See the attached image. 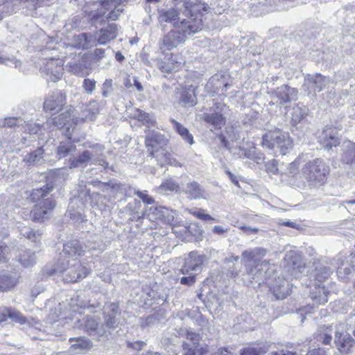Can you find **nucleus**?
Masks as SVG:
<instances>
[{
  "label": "nucleus",
  "mask_w": 355,
  "mask_h": 355,
  "mask_svg": "<svg viewBox=\"0 0 355 355\" xmlns=\"http://www.w3.org/2000/svg\"><path fill=\"white\" fill-rule=\"evenodd\" d=\"M202 28V21L200 18L196 17L189 20L183 19L177 29H174L165 35L159 42V49L164 53L171 51L184 42L188 36L198 32Z\"/></svg>",
  "instance_id": "nucleus-1"
},
{
  "label": "nucleus",
  "mask_w": 355,
  "mask_h": 355,
  "mask_svg": "<svg viewBox=\"0 0 355 355\" xmlns=\"http://www.w3.org/2000/svg\"><path fill=\"white\" fill-rule=\"evenodd\" d=\"M175 5L178 6L182 3L184 9L181 14L187 17V20L194 19L195 12H200L201 10L207 11L209 7L205 3H201L200 0H175ZM186 18H181L178 16L175 10L171 9L166 11H161L159 14V20L164 22H171L178 28V26L180 24L181 21Z\"/></svg>",
  "instance_id": "nucleus-2"
},
{
  "label": "nucleus",
  "mask_w": 355,
  "mask_h": 355,
  "mask_svg": "<svg viewBox=\"0 0 355 355\" xmlns=\"http://www.w3.org/2000/svg\"><path fill=\"white\" fill-rule=\"evenodd\" d=\"M266 254V250L259 248L243 252L242 263L245 267L247 274L252 276L253 279L259 277H267L270 275V272L268 274L270 266V261L267 260L260 261V259Z\"/></svg>",
  "instance_id": "nucleus-3"
},
{
  "label": "nucleus",
  "mask_w": 355,
  "mask_h": 355,
  "mask_svg": "<svg viewBox=\"0 0 355 355\" xmlns=\"http://www.w3.org/2000/svg\"><path fill=\"white\" fill-rule=\"evenodd\" d=\"M52 187L48 184L39 189H35L31 194V199L35 202L32 211L35 220H42L49 218V214L55 206V202L49 193Z\"/></svg>",
  "instance_id": "nucleus-4"
},
{
  "label": "nucleus",
  "mask_w": 355,
  "mask_h": 355,
  "mask_svg": "<svg viewBox=\"0 0 355 355\" xmlns=\"http://www.w3.org/2000/svg\"><path fill=\"white\" fill-rule=\"evenodd\" d=\"M104 148L102 145L96 144L85 150L77 156L70 158L69 168L70 169L85 167L88 164H96L103 166L105 169L108 168V163L103 157Z\"/></svg>",
  "instance_id": "nucleus-5"
},
{
  "label": "nucleus",
  "mask_w": 355,
  "mask_h": 355,
  "mask_svg": "<svg viewBox=\"0 0 355 355\" xmlns=\"http://www.w3.org/2000/svg\"><path fill=\"white\" fill-rule=\"evenodd\" d=\"M55 270L62 275L66 282H76L86 277L89 273L88 270L76 259L59 262Z\"/></svg>",
  "instance_id": "nucleus-6"
},
{
  "label": "nucleus",
  "mask_w": 355,
  "mask_h": 355,
  "mask_svg": "<svg viewBox=\"0 0 355 355\" xmlns=\"http://www.w3.org/2000/svg\"><path fill=\"white\" fill-rule=\"evenodd\" d=\"M302 172L311 184H322L329 173V168L323 160L315 159L306 163L302 168Z\"/></svg>",
  "instance_id": "nucleus-7"
},
{
  "label": "nucleus",
  "mask_w": 355,
  "mask_h": 355,
  "mask_svg": "<svg viewBox=\"0 0 355 355\" xmlns=\"http://www.w3.org/2000/svg\"><path fill=\"white\" fill-rule=\"evenodd\" d=\"M284 268L291 277L299 278L305 269L302 256L295 251H288L284 257Z\"/></svg>",
  "instance_id": "nucleus-8"
},
{
  "label": "nucleus",
  "mask_w": 355,
  "mask_h": 355,
  "mask_svg": "<svg viewBox=\"0 0 355 355\" xmlns=\"http://www.w3.org/2000/svg\"><path fill=\"white\" fill-rule=\"evenodd\" d=\"M335 344L338 351L344 354H348L355 345V340L346 331V324L340 323L336 326Z\"/></svg>",
  "instance_id": "nucleus-9"
},
{
  "label": "nucleus",
  "mask_w": 355,
  "mask_h": 355,
  "mask_svg": "<svg viewBox=\"0 0 355 355\" xmlns=\"http://www.w3.org/2000/svg\"><path fill=\"white\" fill-rule=\"evenodd\" d=\"M216 109L219 111L214 110L213 112H205L198 116L199 121L204 122L206 125L213 130H220L225 125L226 120L221 112L225 107L224 104H216Z\"/></svg>",
  "instance_id": "nucleus-10"
},
{
  "label": "nucleus",
  "mask_w": 355,
  "mask_h": 355,
  "mask_svg": "<svg viewBox=\"0 0 355 355\" xmlns=\"http://www.w3.org/2000/svg\"><path fill=\"white\" fill-rule=\"evenodd\" d=\"M284 141V146L290 145V136L288 133L284 132L279 129L268 131L263 135L262 145L268 149H278L280 141Z\"/></svg>",
  "instance_id": "nucleus-11"
},
{
  "label": "nucleus",
  "mask_w": 355,
  "mask_h": 355,
  "mask_svg": "<svg viewBox=\"0 0 355 355\" xmlns=\"http://www.w3.org/2000/svg\"><path fill=\"white\" fill-rule=\"evenodd\" d=\"M329 84V79L328 78L316 73L306 77L302 87L308 95L313 94L315 96L316 93L320 92Z\"/></svg>",
  "instance_id": "nucleus-12"
},
{
  "label": "nucleus",
  "mask_w": 355,
  "mask_h": 355,
  "mask_svg": "<svg viewBox=\"0 0 355 355\" xmlns=\"http://www.w3.org/2000/svg\"><path fill=\"white\" fill-rule=\"evenodd\" d=\"M67 99L65 94L58 91L46 97L44 102V109L45 111L58 112L63 109L66 105Z\"/></svg>",
  "instance_id": "nucleus-13"
},
{
  "label": "nucleus",
  "mask_w": 355,
  "mask_h": 355,
  "mask_svg": "<svg viewBox=\"0 0 355 355\" xmlns=\"http://www.w3.org/2000/svg\"><path fill=\"white\" fill-rule=\"evenodd\" d=\"M184 64V60L180 54L171 53L167 60H159L157 67L162 73H170L178 71Z\"/></svg>",
  "instance_id": "nucleus-14"
},
{
  "label": "nucleus",
  "mask_w": 355,
  "mask_h": 355,
  "mask_svg": "<svg viewBox=\"0 0 355 355\" xmlns=\"http://www.w3.org/2000/svg\"><path fill=\"white\" fill-rule=\"evenodd\" d=\"M297 94L294 88L282 85L272 94V102L273 104L283 105L296 98Z\"/></svg>",
  "instance_id": "nucleus-15"
},
{
  "label": "nucleus",
  "mask_w": 355,
  "mask_h": 355,
  "mask_svg": "<svg viewBox=\"0 0 355 355\" xmlns=\"http://www.w3.org/2000/svg\"><path fill=\"white\" fill-rule=\"evenodd\" d=\"M78 322L80 323V325L83 327L84 330L90 335L102 337L106 333L105 327L103 325L99 326L98 322L91 316H85Z\"/></svg>",
  "instance_id": "nucleus-16"
},
{
  "label": "nucleus",
  "mask_w": 355,
  "mask_h": 355,
  "mask_svg": "<svg viewBox=\"0 0 355 355\" xmlns=\"http://www.w3.org/2000/svg\"><path fill=\"white\" fill-rule=\"evenodd\" d=\"M320 143L327 149L338 146L340 139L338 130L334 128H326L320 136Z\"/></svg>",
  "instance_id": "nucleus-17"
},
{
  "label": "nucleus",
  "mask_w": 355,
  "mask_h": 355,
  "mask_svg": "<svg viewBox=\"0 0 355 355\" xmlns=\"http://www.w3.org/2000/svg\"><path fill=\"white\" fill-rule=\"evenodd\" d=\"M120 314L117 304L108 303L105 306V320L103 327L107 329H115L118 324L117 316Z\"/></svg>",
  "instance_id": "nucleus-18"
},
{
  "label": "nucleus",
  "mask_w": 355,
  "mask_h": 355,
  "mask_svg": "<svg viewBox=\"0 0 355 355\" xmlns=\"http://www.w3.org/2000/svg\"><path fill=\"white\" fill-rule=\"evenodd\" d=\"M74 111V108L71 106L67 107L64 112L48 119L47 123L61 129L73 121Z\"/></svg>",
  "instance_id": "nucleus-19"
},
{
  "label": "nucleus",
  "mask_w": 355,
  "mask_h": 355,
  "mask_svg": "<svg viewBox=\"0 0 355 355\" xmlns=\"http://www.w3.org/2000/svg\"><path fill=\"white\" fill-rule=\"evenodd\" d=\"M43 71L49 76L51 81L56 82L62 76L63 67L59 60L51 58L44 67Z\"/></svg>",
  "instance_id": "nucleus-20"
},
{
  "label": "nucleus",
  "mask_w": 355,
  "mask_h": 355,
  "mask_svg": "<svg viewBox=\"0 0 355 355\" xmlns=\"http://www.w3.org/2000/svg\"><path fill=\"white\" fill-rule=\"evenodd\" d=\"M118 35V27L114 23L109 24L107 26L101 28L96 34L97 43L98 44H107L114 40Z\"/></svg>",
  "instance_id": "nucleus-21"
},
{
  "label": "nucleus",
  "mask_w": 355,
  "mask_h": 355,
  "mask_svg": "<svg viewBox=\"0 0 355 355\" xmlns=\"http://www.w3.org/2000/svg\"><path fill=\"white\" fill-rule=\"evenodd\" d=\"M313 286L310 291V297L314 304L320 305L327 302L329 291L325 287L317 284H315Z\"/></svg>",
  "instance_id": "nucleus-22"
},
{
  "label": "nucleus",
  "mask_w": 355,
  "mask_h": 355,
  "mask_svg": "<svg viewBox=\"0 0 355 355\" xmlns=\"http://www.w3.org/2000/svg\"><path fill=\"white\" fill-rule=\"evenodd\" d=\"M202 262V257L198 255L196 252H191L186 259L185 263L181 269V272L182 274H187L190 271L198 270L200 268Z\"/></svg>",
  "instance_id": "nucleus-23"
},
{
  "label": "nucleus",
  "mask_w": 355,
  "mask_h": 355,
  "mask_svg": "<svg viewBox=\"0 0 355 355\" xmlns=\"http://www.w3.org/2000/svg\"><path fill=\"white\" fill-rule=\"evenodd\" d=\"M19 276L16 272H0V291H6L16 286Z\"/></svg>",
  "instance_id": "nucleus-24"
},
{
  "label": "nucleus",
  "mask_w": 355,
  "mask_h": 355,
  "mask_svg": "<svg viewBox=\"0 0 355 355\" xmlns=\"http://www.w3.org/2000/svg\"><path fill=\"white\" fill-rule=\"evenodd\" d=\"M85 252L83 245L77 240L68 241L63 246V256H68L71 259L76 256H82Z\"/></svg>",
  "instance_id": "nucleus-25"
},
{
  "label": "nucleus",
  "mask_w": 355,
  "mask_h": 355,
  "mask_svg": "<svg viewBox=\"0 0 355 355\" xmlns=\"http://www.w3.org/2000/svg\"><path fill=\"white\" fill-rule=\"evenodd\" d=\"M182 191L191 199L204 198L205 191L204 189L196 181L188 182Z\"/></svg>",
  "instance_id": "nucleus-26"
},
{
  "label": "nucleus",
  "mask_w": 355,
  "mask_h": 355,
  "mask_svg": "<svg viewBox=\"0 0 355 355\" xmlns=\"http://www.w3.org/2000/svg\"><path fill=\"white\" fill-rule=\"evenodd\" d=\"M44 149L40 147L35 150L27 154L24 161L28 165H40L44 162Z\"/></svg>",
  "instance_id": "nucleus-27"
},
{
  "label": "nucleus",
  "mask_w": 355,
  "mask_h": 355,
  "mask_svg": "<svg viewBox=\"0 0 355 355\" xmlns=\"http://www.w3.org/2000/svg\"><path fill=\"white\" fill-rule=\"evenodd\" d=\"M196 87L193 85L184 89L181 94V101L187 106H193L196 104Z\"/></svg>",
  "instance_id": "nucleus-28"
},
{
  "label": "nucleus",
  "mask_w": 355,
  "mask_h": 355,
  "mask_svg": "<svg viewBox=\"0 0 355 355\" xmlns=\"http://www.w3.org/2000/svg\"><path fill=\"white\" fill-rule=\"evenodd\" d=\"M183 355H205L207 353L206 347H201L200 344H192L187 342L182 343Z\"/></svg>",
  "instance_id": "nucleus-29"
},
{
  "label": "nucleus",
  "mask_w": 355,
  "mask_h": 355,
  "mask_svg": "<svg viewBox=\"0 0 355 355\" xmlns=\"http://www.w3.org/2000/svg\"><path fill=\"white\" fill-rule=\"evenodd\" d=\"M272 292L277 299H284L288 295V284L280 278L275 280L272 286Z\"/></svg>",
  "instance_id": "nucleus-30"
},
{
  "label": "nucleus",
  "mask_w": 355,
  "mask_h": 355,
  "mask_svg": "<svg viewBox=\"0 0 355 355\" xmlns=\"http://www.w3.org/2000/svg\"><path fill=\"white\" fill-rule=\"evenodd\" d=\"M76 150V146L71 141L60 142L57 148V157L58 159H62L69 155L73 154Z\"/></svg>",
  "instance_id": "nucleus-31"
},
{
  "label": "nucleus",
  "mask_w": 355,
  "mask_h": 355,
  "mask_svg": "<svg viewBox=\"0 0 355 355\" xmlns=\"http://www.w3.org/2000/svg\"><path fill=\"white\" fill-rule=\"evenodd\" d=\"M73 341L75 343H72L71 345V349L73 351L89 349L92 347V343L88 338L80 337L78 338H71L69 339V342L71 343Z\"/></svg>",
  "instance_id": "nucleus-32"
},
{
  "label": "nucleus",
  "mask_w": 355,
  "mask_h": 355,
  "mask_svg": "<svg viewBox=\"0 0 355 355\" xmlns=\"http://www.w3.org/2000/svg\"><path fill=\"white\" fill-rule=\"evenodd\" d=\"M170 121L173 125V128L176 132L182 137V138L189 144L193 143V138L191 134L189 132L188 129L183 126L182 124L176 121L173 119H170Z\"/></svg>",
  "instance_id": "nucleus-33"
},
{
  "label": "nucleus",
  "mask_w": 355,
  "mask_h": 355,
  "mask_svg": "<svg viewBox=\"0 0 355 355\" xmlns=\"http://www.w3.org/2000/svg\"><path fill=\"white\" fill-rule=\"evenodd\" d=\"M166 137L163 135L157 132H153L150 135H148L146 139V146H150L151 148H155V146L157 144L159 146L166 145Z\"/></svg>",
  "instance_id": "nucleus-34"
},
{
  "label": "nucleus",
  "mask_w": 355,
  "mask_h": 355,
  "mask_svg": "<svg viewBox=\"0 0 355 355\" xmlns=\"http://www.w3.org/2000/svg\"><path fill=\"white\" fill-rule=\"evenodd\" d=\"M180 190V187L178 182L173 179H167L162 182L161 185L157 188V192L164 193L167 191L178 192Z\"/></svg>",
  "instance_id": "nucleus-35"
},
{
  "label": "nucleus",
  "mask_w": 355,
  "mask_h": 355,
  "mask_svg": "<svg viewBox=\"0 0 355 355\" xmlns=\"http://www.w3.org/2000/svg\"><path fill=\"white\" fill-rule=\"evenodd\" d=\"M19 261L24 267L33 266L36 261L35 253L31 250L21 251L19 254Z\"/></svg>",
  "instance_id": "nucleus-36"
},
{
  "label": "nucleus",
  "mask_w": 355,
  "mask_h": 355,
  "mask_svg": "<svg viewBox=\"0 0 355 355\" xmlns=\"http://www.w3.org/2000/svg\"><path fill=\"white\" fill-rule=\"evenodd\" d=\"M308 107L299 103L293 108L292 120L295 123H299L308 114Z\"/></svg>",
  "instance_id": "nucleus-37"
},
{
  "label": "nucleus",
  "mask_w": 355,
  "mask_h": 355,
  "mask_svg": "<svg viewBox=\"0 0 355 355\" xmlns=\"http://www.w3.org/2000/svg\"><path fill=\"white\" fill-rule=\"evenodd\" d=\"M343 160L355 169V144H350L344 152Z\"/></svg>",
  "instance_id": "nucleus-38"
},
{
  "label": "nucleus",
  "mask_w": 355,
  "mask_h": 355,
  "mask_svg": "<svg viewBox=\"0 0 355 355\" xmlns=\"http://www.w3.org/2000/svg\"><path fill=\"white\" fill-rule=\"evenodd\" d=\"M331 273V269L326 266L316 268L313 272V276L315 279L320 283L326 281Z\"/></svg>",
  "instance_id": "nucleus-39"
},
{
  "label": "nucleus",
  "mask_w": 355,
  "mask_h": 355,
  "mask_svg": "<svg viewBox=\"0 0 355 355\" xmlns=\"http://www.w3.org/2000/svg\"><path fill=\"white\" fill-rule=\"evenodd\" d=\"M163 209L162 206H152L149 208H146L144 212V216H146L150 220H160L162 219L161 211Z\"/></svg>",
  "instance_id": "nucleus-40"
},
{
  "label": "nucleus",
  "mask_w": 355,
  "mask_h": 355,
  "mask_svg": "<svg viewBox=\"0 0 355 355\" xmlns=\"http://www.w3.org/2000/svg\"><path fill=\"white\" fill-rule=\"evenodd\" d=\"M150 154L152 157L157 159L158 164L161 166L168 164V161L171 157V155L164 149H161L160 150H157L155 152L152 151Z\"/></svg>",
  "instance_id": "nucleus-41"
},
{
  "label": "nucleus",
  "mask_w": 355,
  "mask_h": 355,
  "mask_svg": "<svg viewBox=\"0 0 355 355\" xmlns=\"http://www.w3.org/2000/svg\"><path fill=\"white\" fill-rule=\"evenodd\" d=\"M0 63L6 64L10 67H14L18 69L20 71L25 73L26 71V68L23 66L21 60L16 59L14 57L12 58H0Z\"/></svg>",
  "instance_id": "nucleus-42"
},
{
  "label": "nucleus",
  "mask_w": 355,
  "mask_h": 355,
  "mask_svg": "<svg viewBox=\"0 0 355 355\" xmlns=\"http://www.w3.org/2000/svg\"><path fill=\"white\" fill-rule=\"evenodd\" d=\"M112 5H110V2L107 0L104 1L102 3V6L105 9H109L112 6H114V8L107 15V20H112L115 21L118 19L120 13L122 12V9L121 8H118L116 6L115 3L112 1Z\"/></svg>",
  "instance_id": "nucleus-43"
},
{
  "label": "nucleus",
  "mask_w": 355,
  "mask_h": 355,
  "mask_svg": "<svg viewBox=\"0 0 355 355\" xmlns=\"http://www.w3.org/2000/svg\"><path fill=\"white\" fill-rule=\"evenodd\" d=\"M178 334L180 336L185 337L192 344H200L199 334L187 329H180Z\"/></svg>",
  "instance_id": "nucleus-44"
},
{
  "label": "nucleus",
  "mask_w": 355,
  "mask_h": 355,
  "mask_svg": "<svg viewBox=\"0 0 355 355\" xmlns=\"http://www.w3.org/2000/svg\"><path fill=\"white\" fill-rule=\"evenodd\" d=\"M4 313L7 314H10V318L15 322H19V324H31V322L29 320L26 319L19 311L10 309V310H4Z\"/></svg>",
  "instance_id": "nucleus-45"
},
{
  "label": "nucleus",
  "mask_w": 355,
  "mask_h": 355,
  "mask_svg": "<svg viewBox=\"0 0 355 355\" xmlns=\"http://www.w3.org/2000/svg\"><path fill=\"white\" fill-rule=\"evenodd\" d=\"M134 117L143 122V124L147 125H153L155 123V120L150 115L140 110H137Z\"/></svg>",
  "instance_id": "nucleus-46"
},
{
  "label": "nucleus",
  "mask_w": 355,
  "mask_h": 355,
  "mask_svg": "<svg viewBox=\"0 0 355 355\" xmlns=\"http://www.w3.org/2000/svg\"><path fill=\"white\" fill-rule=\"evenodd\" d=\"M110 193L116 194L118 193L126 194L128 189H132L130 186L122 184L114 181H110Z\"/></svg>",
  "instance_id": "nucleus-47"
},
{
  "label": "nucleus",
  "mask_w": 355,
  "mask_h": 355,
  "mask_svg": "<svg viewBox=\"0 0 355 355\" xmlns=\"http://www.w3.org/2000/svg\"><path fill=\"white\" fill-rule=\"evenodd\" d=\"M102 243L99 241L95 239V236L91 239H88L84 244V250L88 252L101 250Z\"/></svg>",
  "instance_id": "nucleus-48"
},
{
  "label": "nucleus",
  "mask_w": 355,
  "mask_h": 355,
  "mask_svg": "<svg viewBox=\"0 0 355 355\" xmlns=\"http://www.w3.org/2000/svg\"><path fill=\"white\" fill-rule=\"evenodd\" d=\"M23 120L21 118L8 117L0 121V127L15 128L21 125Z\"/></svg>",
  "instance_id": "nucleus-49"
},
{
  "label": "nucleus",
  "mask_w": 355,
  "mask_h": 355,
  "mask_svg": "<svg viewBox=\"0 0 355 355\" xmlns=\"http://www.w3.org/2000/svg\"><path fill=\"white\" fill-rule=\"evenodd\" d=\"M255 147L252 146L248 149L244 147H239V153H238L241 158H248L250 159H254L257 158L255 155Z\"/></svg>",
  "instance_id": "nucleus-50"
},
{
  "label": "nucleus",
  "mask_w": 355,
  "mask_h": 355,
  "mask_svg": "<svg viewBox=\"0 0 355 355\" xmlns=\"http://www.w3.org/2000/svg\"><path fill=\"white\" fill-rule=\"evenodd\" d=\"M161 211L162 212L161 220L166 223L171 224L175 219V212L173 210L165 207H163V209Z\"/></svg>",
  "instance_id": "nucleus-51"
},
{
  "label": "nucleus",
  "mask_w": 355,
  "mask_h": 355,
  "mask_svg": "<svg viewBox=\"0 0 355 355\" xmlns=\"http://www.w3.org/2000/svg\"><path fill=\"white\" fill-rule=\"evenodd\" d=\"M22 234L24 236L32 241H37L40 239L41 233L39 231H35L30 227H25L22 230Z\"/></svg>",
  "instance_id": "nucleus-52"
},
{
  "label": "nucleus",
  "mask_w": 355,
  "mask_h": 355,
  "mask_svg": "<svg viewBox=\"0 0 355 355\" xmlns=\"http://www.w3.org/2000/svg\"><path fill=\"white\" fill-rule=\"evenodd\" d=\"M96 82L94 79L85 78L83 82V87L87 94H92L96 89Z\"/></svg>",
  "instance_id": "nucleus-53"
},
{
  "label": "nucleus",
  "mask_w": 355,
  "mask_h": 355,
  "mask_svg": "<svg viewBox=\"0 0 355 355\" xmlns=\"http://www.w3.org/2000/svg\"><path fill=\"white\" fill-rule=\"evenodd\" d=\"M322 331L323 333L320 334V340H322V343L324 345H329L331 343L332 337H331V332H332V328L331 327H322Z\"/></svg>",
  "instance_id": "nucleus-54"
},
{
  "label": "nucleus",
  "mask_w": 355,
  "mask_h": 355,
  "mask_svg": "<svg viewBox=\"0 0 355 355\" xmlns=\"http://www.w3.org/2000/svg\"><path fill=\"white\" fill-rule=\"evenodd\" d=\"M189 213L202 220H215L209 214H205L202 209H195L189 210Z\"/></svg>",
  "instance_id": "nucleus-55"
},
{
  "label": "nucleus",
  "mask_w": 355,
  "mask_h": 355,
  "mask_svg": "<svg viewBox=\"0 0 355 355\" xmlns=\"http://www.w3.org/2000/svg\"><path fill=\"white\" fill-rule=\"evenodd\" d=\"M86 111L89 112L88 115H86V117L92 120L96 114L99 112L98 103L96 101L90 102L87 105Z\"/></svg>",
  "instance_id": "nucleus-56"
},
{
  "label": "nucleus",
  "mask_w": 355,
  "mask_h": 355,
  "mask_svg": "<svg viewBox=\"0 0 355 355\" xmlns=\"http://www.w3.org/2000/svg\"><path fill=\"white\" fill-rule=\"evenodd\" d=\"M354 271V268L349 265L345 267L340 266L338 268L337 273L338 276L343 280H347L349 278V275Z\"/></svg>",
  "instance_id": "nucleus-57"
},
{
  "label": "nucleus",
  "mask_w": 355,
  "mask_h": 355,
  "mask_svg": "<svg viewBox=\"0 0 355 355\" xmlns=\"http://www.w3.org/2000/svg\"><path fill=\"white\" fill-rule=\"evenodd\" d=\"M134 193L146 204L153 205L155 203V200L147 193L146 191H140L134 189Z\"/></svg>",
  "instance_id": "nucleus-58"
},
{
  "label": "nucleus",
  "mask_w": 355,
  "mask_h": 355,
  "mask_svg": "<svg viewBox=\"0 0 355 355\" xmlns=\"http://www.w3.org/2000/svg\"><path fill=\"white\" fill-rule=\"evenodd\" d=\"M102 96L104 98L108 97L112 91V79H106L102 85Z\"/></svg>",
  "instance_id": "nucleus-59"
},
{
  "label": "nucleus",
  "mask_w": 355,
  "mask_h": 355,
  "mask_svg": "<svg viewBox=\"0 0 355 355\" xmlns=\"http://www.w3.org/2000/svg\"><path fill=\"white\" fill-rule=\"evenodd\" d=\"M261 354V347H248L243 349L240 355H260Z\"/></svg>",
  "instance_id": "nucleus-60"
},
{
  "label": "nucleus",
  "mask_w": 355,
  "mask_h": 355,
  "mask_svg": "<svg viewBox=\"0 0 355 355\" xmlns=\"http://www.w3.org/2000/svg\"><path fill=\"white\" fill-rule=\"evenodd\" d=\"M53 175L58 180H65L69 175V169L66 167L57 168L54 171Z\"/></svg>",
  "instance_id": "nucleus-61"
},
{
  "label": "nucleus",
  "mask_w": 355,
  "mask_h": 355,
  "mask_svg": "<svg viewBox=\"0 0 355 355\" xmlns=\"http://www.w3.org/2000/svg\"><path fill=\"white\" fill-rule=\"evenodd\" d=\"M279 146H278V150L282 155H285L288 152V150H291L293 148V141L291 138L290 137V145L288 147L285 145L284 146V141H280Z\"/></svg>",
  "instance_id": "nucleus-62"
},
{
  "label": "nucleus",
  "mask_w": 355,
  "mask_h": 355,
  "mask_svg": "<svg viewBox=\"0 0 355 355\" xmlns=\"http://www.w3.org/2000/svg\"><path fill=\"white\" fill-rule=\"evenodd\" d=\"M146 343L144 341H136V342H128L127 343V345L128 347H130L133 349H135L137 351H140L142 349V348L146 345Z\"/></svg>",
  "instance_id": "nucleus-63"
},
{
  "label": "nucleus",
  "mask_w": 355,
  "mask_h": 355,
  "mask_svg": "<svg viewBox=\"0 0 355 355\" xmlns=\"http://www.w3.org/2000/svg\"><path fill=\"white\" fill-rule=\"evenodd\" d=\"M230 230L229 227H222L216 225L214 227L212 232L217 235H224Z\"/></svg>",
  "instance_id": "nucleus-64"
}]
</instances>
